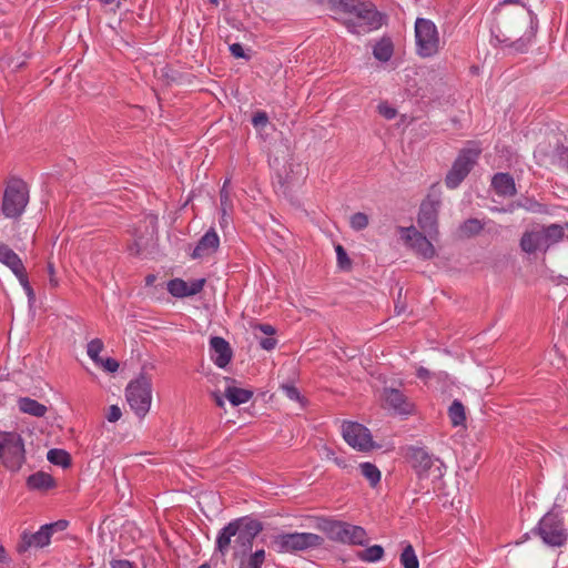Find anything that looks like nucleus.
Returning <instances> with one entry per match:
<instances>
[{"label":"nucleus","instance_id":"obj_47","mask_svg":"<svg viewBox=\"0 0 568 568\" xmlns=\"http://www.w3.org/2000/svg\"><path fill=\"white\" fill-rule=\"evenodd\" d=\"M529 44H530V37L518 39L516 42L513 43V47L516 51L524 52L527 50Z\"/></svg>","mask_w":568,"mask_h":568},{"label":"nucleus","instance_id":"obj_12","mask_svg":"<svg viewBox=\"0 0 568 568\" xmlns=\"http://www.w3.org/2000/svg\"><path fill=\"white\" fill-rule=\"evenodd\" d=\"M479 153L478 148H467L460 151L446 175L445 183L447 187L456 189L463 182L476 163Z\"/></svg>","mask_w":568,"mask_h":568},{"label":"nucleus","instance_id":"obj_11","mask_svg":"<svg viewBox=\"0 0 568 568\" xmlns=\"http://www.w3.org/2000/svg\"><path fill=\"white\" fill-rule=\"evenodd\" d=\"M0 458L6 467L17 470L24 462V444L17 433L0 434Z\"/></svg>","mask_w":568,"mask_h":568},{"label":"nucleus","instance_id":"obj_27","mask_svg":"<svg viewBox=\"0 0 568 568\" xmlns=\"http://www.w3.org/2000/svg\"><path fill=\"white\" fill-rule=\"evenodd\" d=\"M394 52L393 43L388 39L379 40L373 48V55L381 62L390 60Z\"/></svg>","mask_w":568,"mask_h":568},{"label":"nucleus","instance_id":"obj_28","mask_svg":"<svg viewBox=\"0 0 568 568\" xmlns=\"http://www.w3.org/2000/svg\"><path fill=\"white\" fill-rule=\"evenodd\" d=\"M48 460L62 468H68L71 465V456L63 449L52 448L47 454Z\"/></svg>","mask_w":568,"mask_h":568},{"label":"nucleus","instance_id":"obj_57","mask_svg":"<svg viewBox=\"0 0 568 568\" xmlns=\"http://www.w3.org/2000/svg\"><path fill=\"white\" fill-rule=\"evenodd\" d=\"M7 552H6V549L0 546V562H6L7 561Z\"/></svg>","mask_w":568,"mask_h":568},{"label":"nucleus","instance_id":"obj_30","mask_svg":"<svg viewBox=\"0 0 568 568\" xmlns=\"http://www.w3.org/2000/svg\"><path fill=\"white\" fill-rule=\"evenodd\" d=\"M359 469L362 475L369 481L373 487L381 481V471L374 464L367 462L362 463L359 464Z\"/></svg>","mask_w":568,"mask_h":568},{"label":"nucleus","instance_id":"obj_45","mask_svg":"<svg viewBox=\"0 0 568 568\" xmlns=\"http://www.w3.org/2000/svg\"><path fill=\"white\" fill-rule=\"evenodd\" d=\"M230 51L233 57L248 59V55L245 53L244 48L240 43H233L230 45Z\"/></svg>","mask_w":568,"mask_h":568},{"label":"nucleus","instance_id":"obj_13","mask_svg":"<svg viewBox=\"0 0 568 568\" xmlns=\"http://www.w3.org/2000/svg\"><path fill=\"white\" fill-rule=\"evenodd\" d=\"M399 234L405 244L415 254L424 260H430L436 255V250L427 234H423L415 226L399 227Z\"/></svg>","mask_w":568,"mask_h":568},{"label":"nucleus","instance_id":"obj_49","mask_svg":"<svg viewBox=\"0 0 568 568\" xmlns=\"http://www.w3.org/2000/svg\"><path fill=\"white\" fill-rule=\"evenodd\" d=\"M255 329L261 331L267 336H273L275 334V328L270 324H258L255 326Z\"/></svg>","mask_w":568,"mask_h":568},{"label":"nucleus","instance_id":"obj_46","mask_svg":"<svg viewBox=\"0 0 568 568\" xmlns=\"http://www.w3.org/2000/svg\"><path fill=\"white\" fill-rule=\"evenodd\" d=\"M277 341L273 336H267L260 341V346L265 351H272L275 348Z\"/></svg>","mask_w":568,"mask_h":568},{"label":"nucleus","instance_id":"obj_31","mask_svg":"<svg viewBox=\"0 0 568 568\" xmlns=\"http://www.w3.org/2000/svg\"><path fill=\"white\" fill-rule=\"evenodd\" d=\"M448 415L454 426L463 425L466 419L464 405L455 399L449 406Z\"/></svg>","mask_w":568,"mask_h":568},{"label":"nucleus","instance_id":"obj_36","mask_svg":"<svg viewBox=\"0 0 568 568\" xmlns=\"http://www.w3.org/2000/svg\"><path fill=\"white\" fill-rule=\"evenodd\" d=\"M282 390L293 402L300 403L302 406L304 405V397L301 395L300 390L292 384L282 385Z\"/></svg>","mask_w":568,"mask_h":568},{"label":"nucleus","instance_id":"obj_10","mask_svg":"<svg viewBox=\"0 0 568 568\" xmlns=\"http://www.w3.org/2000/svg\"><path fill=\"white\" fill-rule=\"evenodd\" d=\"M322 529L329 539L335 541L353 545H364L367 541V534L363 527L345 521L326 520Z\"/></svg>","mask_w":568,"mask_h":568},{"label":"nucleus","instance_id":"obj_61","mask_svg":"<svg viewBox=\"0 0 568 568\" xmlns=\"http://www.w3.org/2000/svg\"><path fill=\"white\" fill-rule=\"evenodd\" d=\"M335 463L339 466V467H344L345 466V463L343 460H339L338 458H335Z\"/></svg>","mask_w":568,"mask_h":568},{"label":"nucleus","instance_id":"obj_64","mask_svg":"<svg viewBox=\"0 0 568 568\" xmlns=\"http://www.w3.org/2000/svg\"><path fill=\"white\" fill-rule=\"evenodd\" d=\"M199 568H210V566L204 564V565H201Z\"/></svg>","mask_w":568,"mask_h":568},{"label":"nucleus","instance_id":"obj_59","mask_svg":"<svg viewBox=\"0 0 568 568\" xmlns=\"http://www.w3.org/2000/svg\"><path fill=\"white\" fill-rule=\"evenodd\" d=\"M24 291L30 298L33 297V291L31 286H28L27 288H24Z\"/></svg>","mask_w":568,"mask_h":568},{"label":"nucleus","instance_id":"obj_24","mask_svg":"<svg viewBox=\"0 0 568 568\" xmlns=\"http://www.w3.org/2000/svg\"><path fill=\"white\" fill-rule=\"evenodd\" d=\"M18 408L20 412L34 417H43L48 412L47 406L30 397L19 398Z\"/></svg>","mask_w":568,"mask_h":568},{"label":"nucleus","instance_id":"obj_3","mask_svg":"<svg viewBox=\"0 0 568 568\" xmlns=\"http://www.w3.org/2000/svg\"><path fill=\"white\" fill-rule=\"evenodd\" d=\"M562 237L564 227L559 224H550L526 231L520 239V247L528 254L546 252L549 247L560 242Z\"/></svg>","mask_w":568,"mask_h":568},{"label":"nucleus","instance_id":"obj_52","mask_svg":"<svg viewBox=\"0 0 568 568\" xmlns=\"http://www.w3.org/2000/svg\"><path fill=\"white\" fill-rule=\"evenodd\" d=\"M17 278L19 280L20 284L22 285L23 288H27L28 286H30L29 284V281L27 278V275H26V270L24 271H21V273L19 274H16Z\"/></svg>","mask_w":568,"mask_h":568},{"label":"nucleus","instance_id":"obj_21","mask_svg":"<svg viewBox=\"0 0 568 568\" xmlns=\"http://www.w3.org/2000/svg\"><path fill=\"white\" fill-rule=\"evenodd\" d=\"M491 185L495 192L505 197H510L516 194V185L511 175L508 173H497L493 176Z\"/></svg>","mask_w":568,"mask_h":568},{"label":"nucleus","instance_id":"obj_19","mask_svg":"<svg viewBox=\"0 0 568 568\" xmlns=\"http://www.w3.org/2000/svg\"><path fill=\"white\" fill-rule=\"evenodd\" d=\"M220 246V237L214 229H210L197 242L193 250L192 257L201 258L210 256L216 252Z\"/></svg>","mask_w":568,"mask_h":568},{"label":"nucleus","instance_id":"obj_39","mask_svg":"<svg viewBox=\"0 0 568 568\" xmlns=\"http://www.w3.org/2000/svg\"><path fill=\"white\" fill-rule=\"evenodd\" d=\"M267 123H268V116H267L266 112H264V111L256 112L252 118V124L257 130L264 129L267 125Z\"/></svg>","mask_w":568,"mask_h":568},{"label":"nucleus","instance_id":"obj_43","mask_svg":"<svg viewBox=\"0 0 568 568\" xmlns=\"http://www.w3.org/2000/svg\"><path fill=\"white\" fill-rule=\"evenodd\" d=\"M104 348V344L100 338H93L88 343L87 354L95 355L97 353H101Z\"/></svg>","mask_w":568,"mask_h":568},{"label":"nucleus","instance_id":"obj_60","mask_svg":"<svg viewBox=\"0 0 568 568\" xmlns=\"http://www.w3.org/2000/svg\"><path fill=\"white\" fill-rule=\"evenodd\" d=\"M153 281H154V276L153 275H149L146 277V284H152Z\"/></svg>","mask_w":568,"mask_h":568},{"label":"nucleus","instance_id":"obj_15","mask_svg":"<svg viewBox=\"0 0 568 568\" xmlns=\"http://www.w3.org/2000/svg\"><path fill=\"white\" fill-rule=\"evenodd\" d=\"M438 205L439 203L437 201L427 200L422 203L419 209V214L417 219L418 226L430 239H436L438 236Z\"/></svg>","mask_w":568,"mask_h":568},{"label":"nucleus","instance_id":"obj_32","mask_svg":"<svg viewBox=\"0 0 568 568\" xmlns=\"http://www.w3.org/2000/svg\"><path fill=\"white\" fill-rule=\"evenodd\" d=\"M265 561V550L257 549L252 552L246 559L241 561V568H262Z\"/></svg>","mask_w":568,"mask_h":568},{"label":"nucleus","instance_id":"obj_26","mask_svg":"<svg viewBox=\"0 0 568 568\" xmlns=\"http://www.w3.org/2000/svg\"><path fill=\"white\" fill-rule=\"evenodd\" d=\"M28 486L32 489H50L54 486L53 477L44 471H37L28 477Z\"/></svg>","mask_w":568,"mask_h":568},{"label":"nucleus","instance_id":"obj_50","mask_svg":"<svg viewBox=\"0 0 568 568\" xmlns=\"http://www.w3.org/2000/svg\"><path fill=\"white\" fill-rule=\"evenodd\" d=\"M112 568H133V565L129 560L119 559L111 561Z\"/></svg>","mask_w":568,"mask_h":568},{"label":"nucleus","instance_id":"obj_29","mask_svg":"<svg viewBox=\"0 0 568 568\" xmlns=\"http://www.w3.org/2000/svg\"><path fill=\"white\" fill-rule=\"evenodd\" d=\"M399 561L404 568H419L418 558L410 544L405 545L399 556Z\"/></svg>","mask_w":568,"mask_h":568},{"label":"nucleus","instance_id":"obj_40","mask_svg":"<svg viewBox=\"0 0 568 568\" xmlns=\"http://www.w3.org/2000/svg\"><path fill=\"white\" fill-rule=\"evenodd\" d=\"M378 113L387 120H392L396 116L397 110L386 102L378 104Z\"/></svg>","mask_w":568,"mask_h":568},{"label":"nucleus","instance_id":"obj_54","mask_svg":"<svg viewBox=\"0 0 568 568\" xmlns=\"http://www.w3.org/2000/svg\"><path fill=\"white\" fill-rule=\"evenodd\" d=\"M212 396H213V398H214V400H215V403H216V405L219 407H223L224 406V399H223L222 395L219 392L213 393Z\"/></svg>","mask_w":568,"mask_h":568},{"label":"nucleus","instance_id":"obj_51","mask_svg":"<svg viewBox=\"0 0 568 568\" xmlns=\"http://www.w3.org/2000/svg\"><path fill=\"white\" fill-rule=\"evenodd\" d=\"M17 278L19 280L20 284L22 285L23 288H27L28 286H30L29 284V281L27 278V275H26V270L24 271H21V273L19 274H16Z\"/></svg>","mask_w":568,"mask_h":568},{"label":"nucleus","instance_id":"obj_58","mask_svg":"<svg viewBox=\"0 0 568 568\" xmlns=\"http://www.w3.org/2000/svg\"><path fill=\"white\" fill-rule=\"evenodd\" d=\"M514 209H515V205L513 204V205H510V206H509V207H507V209H493V210H494V211H497V212H505V213H506V212H513V211H514Z\"/></svg>","mask_w":568,"mask_h":568},{"label":"nucleus","instance_id":"obj_4","mask_svg":"<svg viewBox=\"0 0 568 568\" xmlns=\"http://www.w3.org/2000/svg\"><path fill=\"white\" fill-rule=\"evenodd\" d=\"M407 458L419 478L437 481L445 474L446 467L444 463L438 457L429 454L425 448H408Z\"/></svg>","mask_w":568,"mask_h":568},{"label":"nucleus","instance_id":"obj_33","mask_svg":"<svg viewBox=\"0 0 568 568\" xmlns=\"http://www.w3.org/2000/svg\"><path fill=\"white\" fill-rule=\"evenodd\" d=\"M383 556H384L383 547L379 545H374V546H371V547H367L366 549H364L361 552L359 558L366 562H376V561L381 560L383 558Z\"/></svg>","mask_w":568,"mask_h":568},{"label":"nucleus","instance_id":"obj_22","mask_svg":"<svg viewBox=\"0 0 568 568\" xmlns=\"http://www.w3.org/2000/svg\"><path fill=\"white\" fill-rule=\"evenodd\" d=\"M156 221L158 220L154 215L145 216L144 223L146 224V226H145L144 234L134 233V236H135L134 245L138 247L136 253H140L141 248L146 246L149 244V242H151L153 240L155 229H156Z\"/></svg>","mask_w":568,"mask_h":568},{"label":"nucleus","instance_id":"obj_38","mask_svg":"<svg viewBox=\"0 0 568 568\" xmlns=\"http://www.w3.org/2000/svg\"><path fill=\"white\" fill-rule=\"evenodd\" d=\"M335 252H336V258H337L338 266L343 270L348 268L351 266V261L347 256L346 251L343 248V246L337 245L335 247Z\"/></svg>","mask_w":568,"mask_h":568},{"label":"nucleus","instance_id":"obj_55","mask_svg":"<svg viewBox=\"0 0 568 568\" xmlns=\"http://www.w3.org/2000/svg\"><path fill=\"white\" fill-rule=\"evenodd\" d=\"M88 356L91 358V361L97 365L99 366L102 362V357H100V353H97L95 355H92V354H88Z\"/></svg>","mask_w":568,"mask_h":568},{"label":"nucleus","instance_id":"obj_53","mask_svg":"<svg viewBox=\"0 0 568 568\" xmlns=\"http://www.w3.org/2000/svg\"><path fill=\"white\" fill-rule=\"evenodd\" d=\"M429 376H430V372H429L427 368H425V367H419V368L417 369V377H418V378H420V379H423V381H426L427 378H429Z\"/></svg>","mask_w":568,"mask_h":568},{"label":"nucleus","instance_id":"obj_35","mask_svg":"<svg viewBox=\"0 0 568 568\" xmlns=\"http://www.w3.org/2000/svg\"><path fill=\"white\" fill-rule=\"evenodd\" d=\"M483 227L484 225L478 219H469L460 225V232L463 235L471 236L478 234Z\"/></svg>","mask_w":568,"mask_h":568},{"label":"nucleus","instance_id":"obj_2","mask_svg":"<svg viewBox=\"0 0 568 568\" xmlns=\"http://www.w3.org/2000/svg\"><path fill=\"white\" fill-rule=\"evenodd\" d=\"M338 7L347 14L344 23L355 34H365L382 26V17L374 6L359 0H338Z\"/></svg>","mask_w":568,"mask_h":568},{"label":"nucleus","instance_id":"obj_41","mask_svg":"<svg viewBox=\"0 0 568 568\" xmlns=\"http://www.w3.org/2000/svg\"><path fill=\"white\" fill-rule=\"evenodd\" d=\"M122 417V410L118 405H111L108 408L105 418L110 423H116Z\"/></svg>","mask_w":568,"mask_h":568},{"label":"nucleus","instance_id":"obj_44","mask_svg":"<svg viewBox=\"0 0 568 568\" xmlns=\"http://www.w3.org/2000/svg\"><path fill=\"white\" fill-rule=\"evenodd\" d=\"M517 207H524L525 210L527 211H530V212H534V213H538V212H541V205L535 201H531V200H526V201H520L516 204Z\"/></svg>","mask_w":568,"mask_h":568},{"label":"nucleus","instance_id":"obj_7","mask_svg":"<svg viewBox=\"0 0 568 568\" xmlns=\"http://www.w3.org/2000/svg\"><path fill=\"white\" fill-rule=\"evenodd\" d=\"M29 203L27 184L19 179L11 180L4 190L2 199V213L8 219L20 217Z\"/></svg>","mask_w":568,"mask_h":568},{"label":"nucleus","instance_id":"obj_14","mask_svg":"<svg viewBox=\"0 0 568 568\" xmlns=\"http://www.w3.org/2000/svg\"><path fill=\"white\" fill-rule=\"evenodd\" d=\"M343 438L353 448L366 452L373 448V439L367 427L355 422H345L342 426Z\"/></svg>","mask_w":568,"mask_h":568},{"label":"nucleus","instance_id":"obj_1","mask_svg":"<svg viewBox=\"0 0 568 568\" xmlns=\"http://www.w3.org/2000/svg\"><path fill=\"white\" fill-rule=\"evenodd\" d=\"M260 521L242 517L230 521L217 534L215 551L224 557L231 548L234 538V557L243 556L253 545L255 537L262 531Z\"/></svg>","mask_w":568,"mask_h":568},{"label":"nucleus","instance_id":"obj_56","mask_svg":"<svg viewBox=\"0 0 568 568\" xmlns=\"http://www.w3.org/2000/svg\"><path fill=\"white\" fill-rule=\"evenodd\" d=\"M221 215H223V212L221 211ZM231 217V212H229V214L226 216H221V226L224 227L227 223H229V220Z\"/></svg>","mask_w":568,"mask_h":568},{"label":"nucleus","instance_id":"obj_62","mask_svg":"<svg viewBox=\"0 0 568 568\" xmlns=\"http://www.w3.org/2000/svg\"><path fill=\"white\" fill-rule=\"evenodd\" d=\"M101 3L103 4H110L112 3L114 0H99Z\"/></svg>","mask_w":568,"mask_h":568},{"label":"nucleus","instance_id":"obj_23","mask_svg":"<svg viewBox=\"0 0 568 568\" xmlns=\"http://www.w3.org/2000/svg\"><path fill=\"white\" fill-rule=\"evenodd\" d=\"M0 262L7 265L14 275L24 271L23 263L19 255L4 244L0 248Z\"/></svg>","mask_w":568,"mask_h":568},{"label":"nucleus","instance_id":"obj_34","mask_svg":"<svg viewBox=\"0 0 568 568\" xmlns=\"http://www.w3.org/2000/svg\"><path fill=\"white\" fill-rule=\"evenodd\" d=\"M230 180H225L220 192L221 211L223 216H226L232 211L233 204L229 191Z\"/></svg>","mask_w":568,"mask_h":568},{"label":"nucleus","instance_id":"obj_16","mask_svg":"<svg viewBox=\"0 0 568 568\" xmlns=\"http://www.w3.org/2000/svg\"><path fill=\"white\" fill-rule=\"evenodd\" d=\"M382 399L395 414L409 415L413 413L414 405L399 389L385 388L383 390Z\"/></svg>","mask_w":568,"mask_h":568},{"label":"nucleus","instance_id":"obj_18","mask_svg":"<svg viewBox=\"0 0 568 568\" xmlns=\"http://www.w3.org/2000/svg\"><path fill=\"white\" fill-rule=\"evenodd\" d=\"M204 280H194L192 282H185L181 278H173L168 283V291L174 297H187L200 293L204 286Z\"/></svg>","mask_w":568,"mask_h":568},{"label":"nucleus","instance_id":"obj_48","mask_svg":"<svg viewBox=\"0 0 568 568\" xmlns=\"http://www.w3.org/2000/svg\"><path fill=\"white\" fill-rule=\"evenodd\" d=\"M47 526H50V531L53 534L54 531H62L68 527L67 520H58L55 523L47 524Z\"/></svg>","mask_w":568,"mask_h":568},{"label":"nucleus","instance_id":"obj_63","mask_svg":"<svg viewBox=\"0 0 568 568\" xmlns=\"http://www.w3.org/2000/svg\"><path fill=\"white\" fill-rule=\"evenodd\" d=\"M395 311L397 314H400L403 312V308L399 307L398 305L395 306Z\"/></svg>","mask_w":568,"mask_h":568},{"label":"nucleus","instance_id":"obj_37","mask_svg":"<svg viewBox=\"0 0 568 568\" xmlns=\"http://www.w3.org/2000/svg\"><path fill=\"white\" fill-rule=\"evenodd\" d=\"M349 222L353 230L361 231L368 225V216L365 213L358 212L351 216Z\"/></svg>","mask_w":568,"mask_h":568},{"label":"nucleus","instance_id":"obj_6","mask_svg":"<svg viewBox=\"0 0 568 568\" xmlns=\"http://www.w3.org/2000/svg\"><path fill=\"white\" fill-rule=\"evenodd\" d=\"M324 539L313 532L278 534L272 538V548L280 554L304 551L320 547Z\"/></svg>","mask_w":568,"mask_h":568},{"label":"nucleus","instance_id":"obj_25","mask_svg":"<svg viewBox=\"0 0 568 568\" xmlns=\"http://www.w3.org/2000/svg\"><path fill=\"white\" fill-rule=\"evenodd\" d=\"M253 396V392L236 386H227L225 388V397L233 406L247 403Z\"/></svg>","mask_w":568,"mask_h":568},{"label":"nucleus","instance_id":"obj_5","mask_svg":"<svg viewBox=\"0 0 568 568\" xmlns=\"http://www.w3.org/2000/svg\"><path fill=\"white\" fill-rule=\"evenodd\" d=\"M126 402L139 418H144L152 404V382L141 374L131 381L125 388Z\"/></svg>","mask_w":568,"mask_h":568},{"label":"nucleus","instance_id":"obj_9","mask_svg":"<svg viewBox=\"0 0 568 568\" xmlns=\"http://www.w3.org/2000/svg\"><path fill=\"white\" fill-rule=\"evenodd\" d=\"M415 39L417 53L423 58L433 57L440 48V40L436 24L424 18L415 22Z\"/></svg>","mask_w":568,"mask_h":568},{"label":"nucleus","instance_id":"obj_8","mask_svg":"<svg viewBox=\"0 0 568 568\" xmlns=\"http://www.w3.org/2000/svg\"><path fill=\"white\" fill-rule=\"evenodd\" d=\"M535 531L544 544L550 547H561L566 544L568 534L560 514L555 509L547 513L538 523Z\"/></svg>","mask_w":568,"mask_h":568},{"label":"nucleus","instance_id":"obj_42","mask_svg":"<svg viewBox=\"0 0 568 568\" xmlns=\"http://www.w3.org/2000/svg\"><path fill=\"white\" fill-rule=\"evenodd\" d=\"M99 367L108 373H115L119 369V363L116 359L108 357L102 359Z\"/></svg>","mask_w":568,"mask_h":568},{"label":"nucleus","instance_id":"obj_17","mask_svg":"<svg viewBox=\"0 0 568 568\" xmlns=\"http://www.w3.org/2000/svg\"><path fill=\"white\" fill-rule=\"evenodd\" d=\"M233 357L230 344L220 336L210 338V358L219 368H225Z\"/></svg>","mask_w":568,"mask_h":568},{"label":"nucleus","instance_id":"obj_20","mask_svg":"<svg viewBox=\"0 0 568 568\" xmlns=\"http://www.w3.org/2000/svg\"><path fill=\"white\" fill-rule=\"evenodd\" d=\"M51 536L50 526H47V524L41 526L40 529L33 534L23 532L19 551H26L30 547H45L50 544Z\"/></svg>","mask_w":568,"mask_h":568}]
</instances>
